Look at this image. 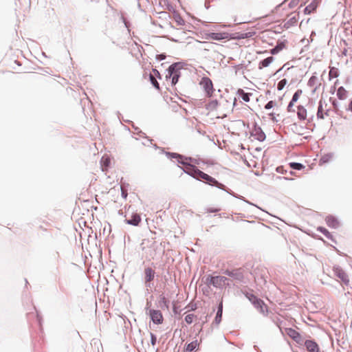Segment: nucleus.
<instances>
[{"label":"nucleus","mask_w":352,"mask_h":352,"mask_svg":"<svg viewBox=\"0 0 352 352\" xmlns=\"http://www.w3.org/2000/svg\"><path fill=\"white\" fill-rule=\"evenodd\" d=\"M317 116L320 119H324L326 116H329V109H327V104L324 103L322 100H320L319 102Z\"/></svg>","instance_id":"1a4fd4ad"},{"label":"nucleus","mask_w":352,"mask_h":352,"mask_svg":"<svg viewBox=\"0 0 352 352\" xmlns=\"http://www.w3.org/2000/svg\"><path fill=\"white\" fill-rule=\"evenodd\" d=\"M311 8V5L308 6L307 8H306V10H308Z\"/></svg>","instance_id":"37998d69"},{"label":"nucleus","mask_w":352,"mask_h":352,"mask_svg":"<svg viewBox=\"0 0 352 352\" xmlns=\"http://www.w3.org/2000/svg\"><path fill=\"white\" fill-rule=\"evenodd\" d=\"M228 278L222 276H211L210 278V284L212 285L215 287H223L226 285Z\"/></svg>","instance_id":"39448f33"},{"label":"nucleus","mask_w":352,"mask_h":352,"mask_svg":"<svg viewBox=\"0 0 352 352\" xmlns=\"http://www.w3.org/2000/svg\"><path fill=\"white\" fill-rule=\"evenodd\" d=\"M287 80L285 78L280 80L277 85L278 90L280 91V90L283 89L285 86L287 85Z\"/></svg>","instance_id":"c756f323"},{"label":"nucleus","mask_w":352,"mask_h":352,"mask_svg":"<svg viewBox=\"0 0 352 352\" xmlns=\"http://www.w3.org/2000/svg\"><path fill=\"white\" fill-rule=\"evenodd\" d=\"M302 94V89H298L292 96L291 101L289 102L287 106V111L288 112H294L295 110L294 109V103L298 101L300 96Z\"/></svg>","instance_id":"f8f14e48"},{"label":"nucleus","mask_w":352,"mask_h":352,"mask_svg":"<svg viewBox=\"0 0 352 352\" xmlns=\"http://www.w3.org/2000/svg\"><path fill=\"white\" fill-rule=\"evenodd\" d=\"M254 307L263 316H266L268 315V307L261 299L259 300L258 304L254 305Z\"/></svg>","instance_id":"2eb2a0df"},{"label":"nucleus","mask_w":352,"mask_h":352,"mask_svg":"<svg viewBox=\"0 0 352 352\" xmlns=\"http://www.w3.org/2000/svg\"><path fill=\"white\" fill-rule=\"evenodd\" d=\"M232 108V104H229V109H230Z\"/></svg>","instance_id":"a18cd8bd"},{"label":"nucleus","mask_w":352,"mask_h":352,"mask_svg":"<svg viewBox=\"0 0 352 352\" xmlns=\"http://www.w3.org/2000/svg\"><path fill=\"white\" fill-rule=\"evenodd\" d=\"M347 91L343 87H340L337 90V96L340 100H344L346 98Z\"/></svg>","instance_id":"393cba45"},{"label":"nucleus","mask_w":352,"mask_h":352,"mask_svg":"<svg viewBox=\"0 0 352 352\" xmlns=\"http://www.w3.org/2000/svg\"><path fill=\"white\" fill-rule=\"evenodd\" d=\"M208 97L212 96L214 91L212 80L208 77H203L199 82Z\"/></svg>","instance_id":"7ed1b4c3"},{"label":"nucleus","mask_w":352,"mask_h":352,"mask_svg":"<svg viewBox=\"0 0 352 352\" xmlns=\"http://www.w3.org/2000/svg\"><path fill=\"white\" fill-rule=\"evenodd\" d=\"M155 271L151 267H146L144 269V278L145 282L148 283L154 279Z\"/></svg>","instance_id":"a211bd4d"},{"label":"nucleus","mask_w":352,"mask_h":352,"mask_svg":"<svg viewBox=\"0 0 352 352\" xmlns=\"http://www.w3.org/2000/svg\"><path fill=\"white\" fill-rule=\"evenodd\" d=\"M245 296L248 300L254 305V306L259 302L260 298H257L254 294L248 293Z\"/></svg>","instance_id":"bb28decb"},{"label":"nucleus","mask_w":352,"mask_h":352,"mask_svg":"<svg viewBox=\"0 0 352 352\" xmlns=\"http://www.w3.org/2000/svg\"><path fill=\"white\" fill-rule=\"evenodd\" d=\"M285 333L288 336H289L298 344H302L304 341L300 334L294 329H285Z\"/></svg>","instance_id":"6e6552de"},{"label":"nucleus","mask_w":352,"mask_h":352,"mask_svg":"<svg viewBox=\"0 0 352 352\" xmlns=\"http://www.w3.org/2000/svg\"><path fill=\"white\" fill-rule=\"evenodd\" d=\"M305 345L306 346V349L309 352H319L320 351V347L318 344L313 340H306L305 342Z\"/></svg>","instance_id":"dca6fc26"},{"label":"nucleus","mask_w":352,"mask_h":352,"mask_svg":"<svg viewBox=\"0 0 352 352\" xmlns=\"http://www.w3.org/2000/svg\"><path fill=\"white\" fill-rule=\"evenodd\" d=\"M224 274L234 279L241 280L243 277V273L241 269H235L232 270H226Z\"/></svg>","instance_id":"ddd939ff"},{"label":"nucleus","mask_w":352,"mask_h":352,"mask_svg":"<svg viewBox=\"0 0 352 352\" xmlns=\"http://www.w3.org/2000/svg\"><path fill=\"white\" fill-rule=\"evenodd\" d=\"M125 221L127 224H130L134 226H138L141 221V217L139 214L135 212L132 213L130 217L125 215Z\"/></svg>","instance_id":"9d476101"},{"label":"nucleus","mask_w":352,"mask_h":352,"mask_svg":"<svg viewBox=\"0 0 352 352\" xmlns=\"http://www.w3.org/2000/svg\"><path fill=\"white\" fill-rule=\"evenodd\" d=\"M290 167L296 170H301L303 168V165L300 163L292 162L289 164Z\"/></svg>","instance_id":"7c9ffc66"},{"label":"nucleus","mask_w":352,"mask_h":352,"mask_svg":"<svg viewBox=\"0 0 352 352\" xmlns=\"http://www.w3.org/2000/svg\"><path fill=\"white\" fill-rule=\"evenodd\" d=\"M237 123L240 124L241 121L240 120H238L236 121Z\"/></svg>","instance_id":"49530a36"},{"label":"nucleus","mask_w":352,"mask_h":352,"mask_svg":"<svg viewBox=\"0 0 352 352\" xmlns=\"http://www.w3.org/2000/svg\"><path fill=\"white\" fill-rule=\"evenodd\" d=\"M222 312H223V305L222 303H221L219 306L218 311L215 317V322L217 324H219L221 320L222 317Z\"/></svg>","instance_id":"a878e982"},{"label":"nucleus","mask_w":352,"mask_h":352,"mask_svg":"<svg viewBox=\"0 0 352 352\" xmlns=\"http://www.w3.org/2000/svg\"><path fill=\"white\" fill-rule=\"evenodd\" d=\"M296 113L299 120H305L307 119V111L303 106L298 105L297 107Z\"/></svg>","instance_id":"f3484780"},{"label":"nucleus","mask_w":352,"mask_h":352,"mask_svg":"<svg viewBox=\"0 0 352 352\" xmlns=\"http://www.w3.org/2000/svg\"><path fill=\"white\" fill-rule=\"evenodd\" d=\"M339 76V72L338 69L336 67H331L330 69L329 76V79L337 78Z\"/></svg>","instance_id":"cd10ccee"},{"label":"nucleus","mask_w":352,"mask_h":352,"mask_svg":"<svg viewBox=\"0 0 352 352\" xmlns=\"http://www.w3.org/2000/svg\"><path fill=\"white\" fill-rule=\"evenodd\" d=\"M153 72L154 73L155 75H160L159 72L155 69H153Z\"/></svg>","instance_id":"a19ab883"},{"label":"nucleus","mask_w":352,"mask_h":352,"mask_svg":"<svg viewBox=\"0 0 352 352\" xmlns=\"http://www.w3.org/2000/svg\"><path fill=\"white\" fill-rule=\"evenodd\" d=\"M149 79H150V81L152 83V85L157 89H160V85L158 83V82L157 81L156 78H155L154 75L153 74H150L149 75Z\"/></svg>","instance_id":"c85d7f7f"},{"label":"nucleus","mask_w":352,"mask_h":352,"mask_svg":"<svg viewBox=\"0 0 352 352\" xmlns=\"http://www.w3.org/2000/svg\"><path fill=\"white\" fill-rule=\"evenodd\" d=\"M287 43L288 42L287 40L278 41L276 45L270 50V53L272 55L278 54L279 52L287 48Z\"/></svg>","instance_id":"9b49d317"},{"label":"nucleus","mask_w":352,"mask_h":352,"mask_svg":"<svg viewBox=\"0 0 352 352\" xmlns=\"http://www.w3.org/2000/svg\"><path fill=\"white\" fill-rule=\"evenodd\" d=\"M224 102H225L224 100H221L219 102H217V100L212 101L209 104V107L211 109H216L217 111H221Z\"/></svg>","instance_id":"412c9836"},{"label":"nucleus","mask_w":352,"mask_h":352,"mask_svg":"<svg viewBox=\"0 0 352 352\" xmlns=\"http://www.w3.org/2000/svg\"><path fill=\"white\" fill-rule=\"evenodd\" d=\"M182 65L177 63L171 65L168 69L166 77L171 78L172 85H175L178 82V79L181 75Z\"/></svg>","instance_id":"f03ea898"},{"label":"nucleus","mask_w":352,"mask_h":352,"mask_svg":"<svg viewBox=\"0 0 352 352\" xmlns=\"http://www.w3.org/2000/svg\"><path fill=\"white\" fill-rule=\"evenodd\" d=\"M251 141L258 140L263 142L265 139V133H250Z\"/></svg>","instance_id":"5701e85b"},{"label":"nucleus","mask_w":352,"mask_h":352,"mask_svg":"<svg viewBox=\"0 0 352 352\" xmlns=\"http://www.w3.org/2000/svg\"><path fill=\"white\" fill-rule=\"evenodd\" d=\"M184 165V170L185 173H186L187 174H188L189 175L193 177L194 178L196 177V175H197V173L198 172V168L192 165V164H190L188 163H186V162H182Z\"/></svg>","instance_id":"4468645a"},{"label":"nucleus","mask_w":352,"mask_h":352,"mask_svg":"<svg viewBox=\"0 0 352 352\" xmlns=\"http://www.w3.org/2000/svg\"><path fill=\"white\" fill-rule=\"evenodd\" d=\"M316 79V78L315 76H312L309 80V84H311V82H314V80Z\"/></svg>","instance_id":"ea45409f"},{"label":"nucleus","mask_w":352,"mask_h":352,"mask_svg":"<svg viewBox=\"0 0 352 352\" xmlns=\"http://www.w3.org/2000/svg\"><path fill=\"white\" fill-rule=\"evenodd\" d=\"M346 109L352 112V99L350 100Z\"/></svg>","instance_id":"e433bc0d"},{"label":"nucleus","mask_w":352,"mask_h":352,"mask_svg":"<svg viewBox=\"0 0 352 352\" xmlns=\"http://www.w3.org/2000/svg\"><path fill=\"white\" fill-rule=\"evenodd\" d=\"M122 194H123V195L124 196V197H126V194H125V193L124 192V191H122Z\"/></svg>","instance_id":"c03bdc74"},{"label":"nucleus","mask_w":352,"mask_h":352,"mask_svg":"<svg viewBox=\"0 0 352 352\" xmlns=\"http://www.w3.org/2000/svg\"><path fill=\"white\" fill-rule=\"evenodd\" d=\"M177 22L179 25H183L184 24V20L179 17L178 19H177Z\"/></svg>","instance_id":"4c0bfd02"},{"label":"nucleus","mask_w":352,"mask_h":352,"mask_svg":"<svg viewBox=\"0 0 352 352\" xmlns=\"http://www.w3.org/2000/svg\"><path fill=\"white\" fill-rule=\"evenodd\" d=\"M333 272L335 275L346 285H349V279L347 274L340 267H334Z\"/></svg>","instance_id":"0eeeda50"},{"label":"nucleus","mask_w":352,"mask_h":352,"mask_svg":"<svg viewBox=\"0 0 352 352\" xmlns=\"http://www.w3.org/2000/svg\"><path fill=\"white\" fill-rule=\"evenodd\" d=\"M326 222L328 226L331 228H337L338 226V221L333 217H327L326 218Z\"/></svg>","instance_id":"b1692460"},{"label":"nucleus","mask_w":352,"mask_h":352,"mask_svg":"<svg viewBox=\"0 0 352 352\" xmlns=\"http://www.w3.org/2000/svg\"><path fill=\"white\" fill-rule=\"evenodd\" d=\"M219 209L215 208V209H208V211L209 212H218Z\"/></svg>","instance_id":"58836bf2"},{"label":"nucleus","mask_w":352,"mask_h":352,"mask_svg":"<svg viewBox=\"0 0 352 352\" xmlns=\"http://www.w3.org/2000/svg\"><path fill=\"white\" fill-rule=\"evenodd\" d=\"M160 58V60H163V59H164V58H165V56H164V55H163V54H161V55H160V58Z\"/></svg>","instance_id":"79ce46f5"},{"label":"nucleus","mask_w":352,"mask_h":352,"mask_svg":"<svg viewBox=\"0 0 352 352\" xmlns=\"http://www.w3.org/2000/svg\"><path fill=\"white\" fill-rule=\"evenodd\" d=\"M237 94L242 98V100L246 102L250 101V96L252 95L251 93H245L241 89L238 90Z\"/></svg>","instance_id":"4be33fe9"},{"label":"nucleus","mask_w":352,"mask_h":352,"mask_svg":"<svg viewBox=\"0 0 352 352\" xmlns=\"http://www.w3.org/2000/svg\"><path fill=\"white\" fill-rule=\"evenodd\" d=\"M276 104V102H274L273 100H270L269 101L265 106V109H270L272 107H274Z\"/></svg>","instance_id":"f704fd0d"},{"label":"nucleus","mask_w":352,"mask_h":352,"mask_svg":"<svg viewBox=\"0 0 352 352\" xmlns=\"http://www.w3.org/2000/svg\"><path fill=\"white\" fill-rule=\"evenodd\" d=\"M199 346V342L196 340L188 344L184 348V352H192L195 349H198Z\"/></svg>","instance_id":"6ab92c4d"},{"label":"nucleus","mask_w":352,"mask_h":352,"mask_svg":"<svg viewBox=\"0 0 352 352\" xmlns=\"http://www.w3.org/2000/svg\"><path fill=\"white\" fill-rule=\"evenodd\" d=\"M256 32L254 31H250L246 32H237L234 34H230L227 32H210L206 34L205 38L208 40L214 41H230L232 39H243L252 37Z\"/></svg>","instance_id":"f257e3e1"},{"label":"nucleus","mask_w":352,"mask_h":352,"mask_svg":"<svg viewBox=\"0 0 352 352\" xmlns=\"http://www.w3.org/2000/svg\"><path fill=\"white\" fill-rule=\"evenodd\" d=\"M151 344L153 346H154L156 343V336L153 333H151Z\"/></svg>","instance_id":"c9c22d12"},{"label":"nucleus","mask_w":352,"mask_h":352,"mask_svg":"<svg viewBox=\"0 0 352 352\" xmlns=\"http://www.w3.org/2000/svg\"><path fill=\"white\" fill-rule=\"evenodd\" d=\"M273 61H274L273 56H270V57L265 58L264 60H263L262 61H261L259 63L258 69H262L264 67H268Z\"/></svg>","instance_id":"aec40b11"},{"label":"nucleus","mask_w":352,"mask_h":352,"mask_svg":"<svg viewBox=\"0 0 352 352\" xmlns=\"http://www.w3.org/2000/svg\"><path fill=\"white\" fill-rule=\"evenodd\" d=\"M195 316L192 314H188L187 315L186 317H185V321L186 322V323L188 324H191L194 319L195 318Z\"/></svg>","instance_id":"473e14b6"},{"label":"nucleus","mask_w":352,"mask_h":352,"mask_svg":"<svg viewBox=\"0 0 352 352\" xmlns=\"http://www.w3.org/2000/svg\"><path fill=\"white\" fill-rule=\"evenodd\" d=\"M148 314L152 321L157 324H160L163 322L164 318L162 312L160 310L150 309Z\"/></svg>","instance_id":"423d86ee"},{"label":"nucleus","mask_w":352,"mask_h":352,"mask_svg":"<svg viewBox=\"0 0 352 352\" xmlns=\"http://www.w3.org/2000/svg\"><path fill=\"white\" fill-rule=\"evenodd\" d=\"M195 179H204L206 181V182L210 185L212 186H218L219 182L211 176L208 175V174L202 172L199 169L198 170V172L197 173V175Z\"/></svg>","instance_id":"20e7f679"},{"label":"nucleus","mask_w":352,"mask_h":352,"mask_svg":"<svg viewBox=\"0 0 352 352\" xmlns=\"http://www.w3.org/2000/svg\"><path fill=\"white\" fill-rule=\"evenodd\" d=\"M101 163L103 166L108 167L110 164V159L108 157L103 156L101 159Z\"/></svg>","instance_id":"2f4dec72"},{"label":"nucleus","mask_w":352,"mask_h":352,"mask_svg":"<svg viewBox=\"0 0 352 352\" xmlns=\"http://www.w3.org/2000/svg\"><path fill=\"white\" fill-rule=\"evenodd\" d=\"M318 230H319L321 233L324 234L327 237H330V233L326 228L323 227H319L318 228Z\"/></svg>","instance_id":"72a5a7b5"}]
</instances>
